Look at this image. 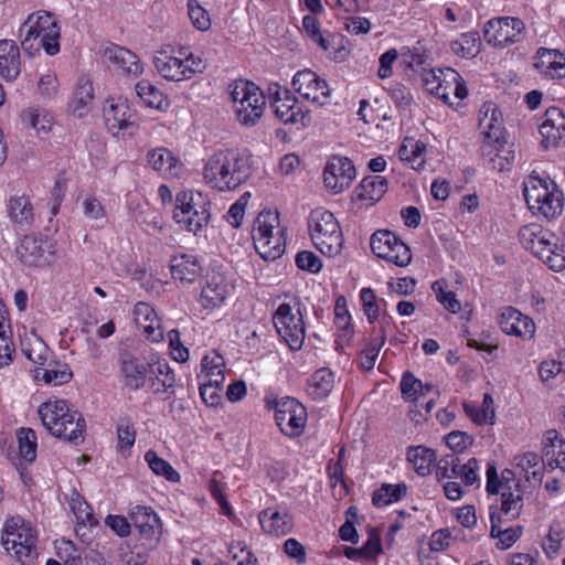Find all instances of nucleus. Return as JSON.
Returning <instances> with one entry per match:
<instances>
[{
	"label": "nucleus",
	"instance_id": "nucleus-1",
	"mask_svg": "<svg viewBox=\"0 0 565 565\" xmlns=\"http://www.w3.org/2000/svg\"><path fill=\"white\" fill-rule=\"evenodd\" d=\"M486 475L488 493L500 494L501 498L500 512L490 514V536L498 540V547L505 550L519 540L522 532L521 526L505 525V521L520 516L524 505V491L511 469H504L498 475L495 466L490 463Z\"/></svg>",
	"mask_w": 565,
	"mask_h": 565
},
{
	"label": "nucleus",
	"instance_id": "nucleus-2",
	"mask_svg": "<svg viewBox=\"0 0 565 565\" xmlns=\"http://www.w3.org/2000/svg\"><path fill=\"white\" fill-rule=\"evenodd\" d=\"M203 175L218 191L234 190L250 175L249 157L237 150L217 151L207 159Z\"/></svg>",
	"mask_w": 565,
	"mask_h": 565
},
{
	"label": "nucleus",
	"instance_id": "nucleus-3",
	"mask_svg": "<svg viewBox=\"0 0 565 565\" xmlns=\"http://www.w3.org/2000/svg\"><path fill=\"white\" fill-rule=\"evenodd\" d=\"M43 426L55 437L78 445L84 441L86 422L65 399H50L39 406Z\"/></svg>",
	"mask_w": 565,
	"mask_h": 565
},
{
	"label": "nucleus",
	"instance_id": "nucleus-4",
	"mask_svg": "<svg viewBox=\"0 0 565 565\" xmlns=\"http://www.w3.org/2000/svg\"><path fill=\"white\" fill-rule=\"evenodd\" d=\"M523 247L541 259L551 270L565 269V249L553 233L537 224H527L519 232Z\"/></svg>",
	"mask_w": 565,
	"mask_h": 565
},
{
	"label": "nucleus",
	"instance_id": "nucleus-5",
	"mask_svg": "<svg viewBox=\"0 0 565 565\" xmlns=\"http://www.w3.org/2000/svg\"><path fill=\"white\" fill-rule=\"evenodd\" d=\"M253 241L259 256L274 262L282 256V227L277 210L264 209L253 226Z\"/></svg>",
	"mask_w": 565,
	"mask_h": 565
},
{
	"label": "nucleus",
	"instance_id": "nucleus-6",
	"mask_svg": "<svg viewBox=\"0 0 565 565\" xmlns=\"http://www.w3.org/2000/svg\"><path fill=\"white\" fill-rule=\"evenodd\" d=\"M524 198L529 209L546 220H553L563 211V194L548 179L530 177L525 183Z\"/></svg>",
	"mask_w": 565,
	"mask_h": 565
},
{
	"label": "nucleus",
	"instance_id": "nucleus-7",
	"mask_svg": "<svg viewBox=\"0 0 565 565\" xmlns=\"http://www.w3.org/2000/svg\"><path fill=\"white\" fill-rule=\"evenodd\" d=\"M310 237L316 248L328 257L339 255L343 247V235L334 215L326 210H315L309 217Z\"/></svg>",
	"mask_w": 565,
	"mask_h": 565
},
{
	"label": "nucleus",
	"instance_id": "nucleus-8",
	"mask_svg": "<svg viewBox=\"0 0 565 565\" xmlns=\"http://www.w3.org/2000/svg\"><path fill=\"white\" fill-rule=\"evenodd\" d=\"M210 215V202L201 192L177 194L173 218L186 231L198 233L209 223Z\"/></svg>",
	"mask_w": 565,
	"mask_h": 565
},
{
	"label": "nucleus",
	"instance_id": "nucleus-9",
	"mask_svg": "<svg viewBox=\"0 0 565 565\" xmlns=\"http://www.w3.org/2000/svg\"><path fill=\"white\" fill-rule=\"evenodd\" d=\"M38 542V533L23 519L11 518L4 524L1 544L7 552L13 551V556L21 563L31 557Z\"/></svg>",
	"mask_w": 565,
	"mask_h": 565
},
{
	"label": "nucleus",
	"instance_id": "nucleus-10",
	"mask_svg": "<svg viewBox=\"0 0 565 565\" xmlns=\"http://www.w3.org/2000/svg\"><path fill=\"white\" fill-rule=\"evenodd\" d=\"M237 120L244 126H254L263 116L265 96L254 83L237 82L232 90Z\"/></svg>",
	"mask_w": 565,
	"mask_h": 565
},
{
	"label": "nucleus",
	"instance_id": "nucleus-11",
	"mask_svg": "<svg viewBox=\"0 0 565 565\" xmlns=\"http://www.w3.org/2000/svg\"><path fill=\"white\" fill-rule=\"evenodd\" d=\"M371 248L377 257L399 267L407 266L412 260L409 247L387 230L377 231L371 236Z\"/></svg>",
	"mask_w": 565,
	"mask_h": 565
},
{
	"label": "nucleus",
	"instance_id": "nucleus-12",
	"mask_svg": "<svg viewBox=\"0 0 565 565\" xmlns=\"http://www.w3.org/2000/svg\"><path fill=\"white\" fill-rule=\"evenodd\" d=\"M525 30L524 22L519 18L501 17L489 20L483 29L484 40L498 47H507L518 43Z\"/></svg>",
	"mask_w": 565,
	"mask_h": 565
},
{
	"label": "nucleus",
	"instance_id": "nucleus-13",
	"mask_svg": "<svg viewBox=\"0 0 565 565\" xmlns=\"http://www.w3.org/2000/svg\"><path fill=\"white\" fill-rule=\"evenodd\" d=\"M157 72L166 79L180 82L189 79L199 71L201 60L190 55L185 58L175 57L168 51H159L153 58Z\"/></svg>",
	"mask_w": 565,
	"mask_h": 565
},
{
	"label": "nucleus",
	"instance_id": "nucleus-14",
	"mask_svg": "<svg viewBox=\"0 0 565 565\" xmlns=\"http://www.w3.org/2000/svg\"><path fill=\"white\" fill-rule=\"evenodd\" d=\"M53 244L43 237L24 236L17 247V256L25 266H44L53 259Z\"/></svg>",
	"mask_w": 565,
	"mask_h": 565
},
{
	"label": "nucleus",
	"instance_id": "nucleus-15",
	"mask_svg": "<svg viewBox=\"0 0 565 565\" xmlns=\"http://www.w3.org/2000/svg\"><path fill=\"white\" fill-rule=\"evenodd\" d=\"M34 34L46 41L45 52L53 56L60 52V26L51 12L39 11L29 15L23 23Z\"/></svg>",
	"mask_w": 565,
	"mask_h": 565
},
{
	"label": "nucleus",
	"instance_id": "nucleus-16",
	"mask_svg": "<svg viewBox=\"0 0 565 565\" xmlns=\"http://www.w3.org/2000/svg\"><path fill=\"white\" fill-rule=\"evenodd\" d=\"M355 175V168L347 157L332 156L323 170L324 184L334 193H340L349 188Z\"/></svg>",
	"mask_w": 565,
	"mask_h": 565
},
{
	"label": "nucleus",
	"instance_id": "nucleus-17",
	"mask_svg": "<svg viewBox=\"0 0 565 565\" xmlns=\"http://www.w3.org/2000/svg\"><path fill=\"white\" fill-rule=\"evenodd\" d=\"M130 520L138 531L140 540L150 547L154 546L161 536V522L157 513L149 507L137 505L130 513Z\"/></svg>",
	"mask_w": 565,
	"mask_h": 565
},
{
	"label": "nucleus",
	"instance_id": "nucleus-18",
	"mask_svg": "<svg viewBox=\"0 0 565 565\" xmlns=\"http://www.w3.org/2000/svg\"><path fill=\"white\" fill-rule=\"evenodd\" d=\"M499 324L504 333L522 339H532L535 332L534 321L513 307H508L502 311Z\"/></svg>",
	"mask_w": 565,
	"mask_h": 565
},
{
	"label": "nucleus",
	"instance_id": "nucleus-19",
	"mask_svg": "<svg viewBox=\"0 0 565 565\" xmlns=\"http://www.w3.org/2000/svg\"><path fill=\"white\" fill-rule=\"evenodd\" d=\"M104 118L108 129L114 135L135 125V114L128 103L122 99L117 102L114 99L107 100L104 106Z\"/></svg>",
	"mask_w": 565,
	"mask_h": 565
},
{
	"label": "nucleus",
	"instance_id": "nucleus-20",
	"mask_svg": "<svg viewBox=\"0 0 565 565\" xmlns=\"http://www.w3.org/2000/svg\"><path fill=\"white\" fill-rule=\"evenodd\" d=\"M170 271L174 280L192 284L201 276L202 266L195 255L181 254L171 257Z\"/></svg>",
	"mask_w": 565,
	"mask_h": 565
},
{
	"label": "nucleus",
	"instance_id": "nucleus-21",
	"mask_svg": "<svg viewBox=\"0 0 565 565\" xmlns=\"http://www.w3.org/2000/svg\"><path fill=\"white\" fill-rule=\"evenodd\" d=\"M119 362L124 385L132 391L143 387L147 380V365L128 352L120 353Z\"/></svg>",
	"mask_w": 565,
	"mask_h": 565
},
{
	"label": "nucleus",
	"instance_id": "nucleus-22",
	"mask_svg": "<svg viewBox=\"0 0 565 565\" xmlns=\"http://www.w3.org/2000/svg\"><path fill=\"white\" fill-rule=\"evenodd\" d=\"M134 316L136 323L143 328L149 340L152 342H159L163 339L160 319L150 303L145 301L137 302L135 305Z\"/></svg>",
	"mask_w": 565,
	"mask_h": 565
},
{
	"label": "nucleus",
	"instance_id": "nucleus-23",
	"mask_svg": "<svg viewBox=\"0 0 565 565\" xmlns=\"http://www.w3.org/2000/svg\"><path fill=\"white\" fill-rule=\"evenodd\" d=\"M228 295V285L221 274L209 275L202 287L199 302L205 309L220 307Z\"/></svg>",
	"mask_w": 565,
	"mask_h": 565
},
{
	"label": "nucleus",
	"instance_id": "nucleus-24",
	"mask_svg": "<svg viewBox=\"0 0 565 565\" xmlns=\"http://www.w3.org/2000/svg\"><path fill=\"white\" fill-rule=\"evenodd\" d=\"M285 343L291 351L301 349L305 340V323L299 308L285 303Z\"/></svg>",
	"mask_w": 565,
	"mask_h": 565
},
{
	"label": "nucleus",
	"instance_id": "nucleus-25",
	"mask_svg": "<svg viewBox=\"0 0 565 565\" xmlns=\"http://www.w3.org/2000/svg\"><path fill=\"white\" fill-rule=\"evenodd\" d=\"M105 58L128 75H140L143 67L137 55L128 49L110 44L104 51Z\"/></svg>",
	"mask_w": 565,
	"mask_h": 565
},
{
	"label": "nucleus",
	"instance_id": "nucleus-26",
	"mask_svg": "<svg viewBox=\"0 0 565 565\" xmlns=\"http://www.w3.org/2000/svg\"><path fill=\"white\" fill-rule=\"evenodd\" d=\"M479 128L486 141L503 139L502 115L494 104H483L479 111Z\"/></svg>",
	"mask_w": 565,
	"mask_h": 565
},
{
	"label": "nucleus",
	"instance_id": "nucleus-27",
	"mask_svg": "<svg viewBox=\"0 0 565 565\" xmlns=\"http://www.w3.org/2000/svg\"><path fill=\"white\" fill-rule=\"evenodd\" d=\"M482 153L490 168L499 172L507 170L514 159V151L504 139L483 142Z\"/></svg>",
	"mask_w": 565,
	"mask_h": 565
},
{
	"label": "nucleus",
	"instance_id": "nucleus-28",
	"mask_svg": "<svg viewBox=\"0 0 565 565\" xmlns=\"http://www.w3.org/2000/svg\"><path fill=\"white\" fill-rule=\"evenodd\" d=\"M535 68L551 77H565V54L545 47L539 49L534 63Z\"/></svg>",
	"mask_w": 565,
	"mask_h": 565
},
{
	"label": "nucleus",
	"instance_id": "nucleus-29",
	"mask_svg": "<svg viewBox=\"0 0 565 565\" xmlns=\"http://www.w3.org/2000/svg\"><path fill=\"white\" fill-rule=\"evenodd\" d=\"M543 457L552 468L565 472V440L555 429H548L543 437Z\"/></svg>",
	"mask_w": 565,
	"mask_h": 565
},
{
	"label": "nucleus",
	"instance_id": "nucleus-30",
	"mask_svg": "<svg viewBox=\"0 0 565 565\" xmlns=\"http://www.w3.org/2000/svg\"><path fill=\"white\" fill-rule=\"evenodd\" d=\"M20 51L12 40H0V75L12 82L20 74Z\"/></svg>",
	"mask_w": 565,
	"mask_h": 565
},
{
	"label": "nucleus",
	"instance_id": "nucleus-31",
	"mask_svg": "<svg viewBox=\"0 0 565 565\" xmlns=\"http://www.w3.org/2000/svg\"><path fill=\"white\" fill-rule=\"evenodd\" d=\"M540 132L547 143H557L565 137V116L559 108L551 107L545 111Z\"/></svg>",
	"mask_w": 565,
	"mask_h": 565
},
{
	"label": "nucleus",
	"instance_id": "nucleus-32",
	"mask_svg": "<svg viewBox=\"0 0 565 565\" xmlns=\"http://www.w3.org/2000/svg\"><path fill=\"white\" fill-rule=\"evenodd\" d=\"M149 367L150 373L154 376L151 382L154 394H168L167 397L172 396L174 394L175 374L169 363L166 360H160L150 364Z\"/></svg>",
	"mask_w": 565,
	"mask_h": 565
},
{
	"label": "nucleus",
	"instance_id": "nucleus-33",
	"mask_svg": "<svg viewBox=\"0 0 565 565\" xmlns=\"http://www.w3.org/2000/svg\"><path fill=\"white\" fill-rule=\"evenodd\" d=\"M387 191V181L381 175H370L364 178L361 183L355 188V198L360 201L374 204Z\"/></svg>",
	"mask_w": 565,
	"mask_h": 565
},
{
	"label": "nucleus",
	"instance_id": "nucleus-34",
	"mask_svg": "<svg viewBox=\"0 0 565 565\" xmlns=\"http://www.w3.org/2000/svg\"><path fill=\"white\" fill-rule=\"evenodd\" d=\"M10 220L21 226H30L34 218L33 205L25 195H14L7 204Z\"/></svg>",
	"mask_w": 565,
	"mask_h": 565
},
{
	"label": "nucleus",
	"instance_id": "nucleus-35",
	"mask_svg": "<svg viewBox=\"0 0 565 565\" xmlns=\"http://www.w3.org/2000/svg\"><path fill=\"white\" fill-rule=\"evenodd\" d=\"M514 466L521 470L529 482L540 484L543 477L542 458L532 451L518 455L513 459Z\"/></svg>",
	"mask_w": 565,
	"mask_h": 565
},
{
	"label": "nucleus",
	"instance_id": "nucleus-36",
	"mask_svg": "<svg viewBox=\"0 0 565 565\" xmlns=\"http://www.w3.org/2000/svg\"><path fill=\"white\" fill-rule=\"evenodd\" d=\"M14 345L12 343V331L9 313L4 303L0 300V367L12 361Z\"/></svg>",
	"mask_w": 565,
	"mask_h": 565
},
{
	"label": "nucleus",
	"instance_id": "nucleus-37",
	"mask_svg": "<svg viewBox=\"0 0 565 565\" xmlns=\"http://www.w3.org/2000/svg\"><path fill=\"white\" fill-rule=\"evenodd\" d=\"M285 413H288V427L290 436H300L306 427L308 413L307 408L294 397H285Z\"/></svg>",
	"mask_w": 565,
	"mask_h": 565
},
{
	"label": "nucleus",
	"instance_id": "nucleus-38",
	"mask_svg": "<svg viewBox=\"0 0 565 565\" xmlns=\"http://www.w3.org/2000/svg\"><path fill=\"white\" fill-rule=\"evenodd\" d=\"M425 143L405 138L398 150V156L402 161L408 162L414 170H422L425 166Z\"/></svg>",
	"mask_w": 565,
	"mask_h": 565
},
{
	"label": "nucleus",
	"instance_id": "nucleus-39",
	"mask_svg": "<svg viewBox=\"0 0 565 565\" xmlns=\"http://www.w3.org/2000/svg\"><path fill=\"white\" fill-rule=\"evenodd\" d=\"M94 99V89L92 83L86 78H79L70 107L78 117H83L89 110Z\"/></svg>",
	"mask_w": 565,
	"mask_h": 565
},
{
	"label": "nucleus",
	"instance_id": "nucleus-40",
	"mask_svg": "<svg viewBox=\"0 0 565 565\" xmlns=\"http://www.w3.org/2000/svg\"><path fill=\"white\" fill-rule=\"evenodd\" d=\"M407 460L419 476H428L431 467L436 462V452L427 447H409L407 450Z\"/></svg>",
	"mask_w": 565,
	"mask_h": 565
},
{
	"label": "nucleus",
	"instance_id": "nucleus-41",
	"mask_svg": "<svg viewBox=\"0 0 565 565\" xmlns=\"http://www.w3.org/2000/svg\"><path fill=\"white\" fill-rule=\"evenodd\" d=\"M285 125H297L298 129H303L309 126L311 117L310 111L303 105L299 104L295 98L285 92Z\"/></svg>",
	"mask_w": 565,
	"mask_h": 565
},
{
	"label": "nucleus",
	"instance_id": "nucleus-42",
	"mask_svg": "<svg viewBox=\"0 0 565 565\" xmlns=\"http://www.w3.org/2000/svg\"><path fill=\"white\" fill-rule=\"evenodd\" d=\"M407 493V486L402 482L397 484L383 483L381 488L374 491L372 503L375 507H384L403 499Z\"/></svg>",
	"mask_w": 565,
	"mask_h": 565
},
{
	"label": "nucleus",
	"instance_id": "nucleus-43",
	"mask_svg": "<svg viewBox=\"0 0 565 565\" xmlns=\"http://www.w3.org/2000/svg\"><path fill=\"white\" fill-rule=\"evenodd\" d=\"M22 121L38 132H49L53 126V116L41 107H30L21 114Z\"/></svg>",
	"mask_w": 565,
	"mask_h": 565
},
{
	"label": "nucleus",
	"instance_id": "nucleus-44",
	"mask_svg": "<svg viewBox=\"0 0 565 565\" xmlns=\"http://www.w3.org/2000/svg\"><path fill=\"white\" fill-rule=\"evenodd\" d=\"M333 374L328 369H320L313 373L309 384V393L313 398L322 399L333 388Z\"/></svg>",
	"mask_w": 565,
	"mask_h": 565
},
{
	"label": "nucleus",
	"instance_id": "nucleus-45",
	"mask_svg": "<svg viewBox=\"0 0 565 565\" xmlns=\"http://www.w3.org/2000/svg\"><path fill=\"white\" fill-rule=\"evenodd\" d=\"M145 460L157 476H161L170 482L180 481L179 472L167 460L160 458L154 450H148L145 454Z\"/></svg>",
	"mask_w": 565,
	"mask_h": 565
},
{
	"label": "nucleus",
	"instance_id": "nucleus-46",
	"mask_svg": "<svg viewBox=\"0 0 565 565\" xmlns=\"http://www.w3.org/2000/svg\"><path fill=\"white\" fill-rule=\"evenodd\" d=\"M317 74L310 70L298 72L292 78V88L303 98L312 102H319V94H315V83Z\"/></svg>",
	"mask_w": 565,
	"mask_h": 565
},
{
	"label": "nucleus",
	"instance_id": "nucleus-47",
	"mask_svg": "<svg viewBox=\"0 0 565 565\" xmlns=\"http://www.w3.org/2000/svg\"><path fill=\"white\" fill-rule=\"evenodd\" d=\"M137 96L150 108L160 109L166 100L164 95L149 81H140L135 85Z\"/></svg>",
	"mask_w": 565,
	"mask_h": 565
},
{
	"label": "nucleus",
	"instance_id": "nucleus-48",
	"mask_svg": "<svg viewBox=\"0 0 565 565\" xmlns=\"http://www.w3.org/2000/svg\"><path fill=\"white\" fill-rule=\"evenodd\" d=\"M147 159L152 169L169 174L173 173L177 164V159L167 148H157L149 151Z\"/></svg>",
	"mask_w": 565,
	"mask_h": 565
},
{
	"label": "nucleus",
	"instance_id": "nucleus-49",
	"mask_svg": "<svg viewBox=\"0 0 565 565\" xmlns=\"http://www.w3.org/2000/svg\"><path fill=\"white\" fill-rule=\"evenodd\" d=\"M262 530L271 536L279 537L282 526V516L278 507L264 509L258 514Z\"/></svg>",
	"mask_w": 565,
	"mask_h": 565
},
{
	"label": "nucleus",
	"instance_id": "nucleus-50",
	"mask_svg": "<svg viewBox=\"0 0 565 565\" xmlns=\"http://www.w3.org/2000/svg\"><path fill=\"white\" fill-rule=\"evenodd\" d=\"M456 468L457 469H455V476L452 477V479H460L461 482L467 487H471L475 484H477V487L480 486V465L478 459L470 458L466 463H461L459 459Z\"/></svg>",
	"mask_w": 565,
	"mask_h": 565
},
{
	"label": "nucleus",
	"instance_id": "nucleus-51",
	"mask_svg": "<svg viewBox=\"0 0 565 565\" xmlns=\"http://www.w3.org/2000/svg\"><path fill=\"white\" fill-rule=\"evenodd\" d=\"M19 451L22 458L32 462L36 458V436L31 428H21L18 434Z\"/></svg>",
	"mask_w": 565,
	"mask_h": 565
},
{
	"label": "nucleus",
	"instance_id": "nucleus-52",
	"mask_svg": "<svg viewBox=\"0 0 565 565\" xmlns=\"http://www.w3.org/2000/svg\"><path fill=\"white\" fill-rule=\"evenodd\" d=\"M386 339L385 328L382 326L379 330L377 340L366 345L361 352V366L370 371L374 367L381 347L384 344Z\"/></svg>",
	"mask_w": 565,
	"mask_h": 565
},
{
	"label": "nucleus",
	"instance_id": "nucleus-53",
	"mask_svg": "<svg viewBox=\"0 0 565 565\" xmlns=\"http://www.w3.org/2000/svg\"><path fill=\"white\" fill-rule=\"evenodd\" d=\"M34 377L44 381L46 384L58 386L71 380L72 372L65 366L63 369H38Z\"/></svg>",
	"mask_w": 565,
	"mask_h": 565
},
{
	"label": "nucleus",
	"instance_id": "nucleus-54",
	"mask_svg": "<svg viewBox=\"0 0 565 565\" xmlns=\"http://www.w3.org/2000/svg\"><path fill=\"white\" fill-rule=\"evenodd\" d=\"M222 367L223 360L218 355L213 358L204 356L202 360V371L205 373V376L217 385H222L225 379Z\"/></svg>",
	"mask_w": 565,
	"mask_h": 565
},
{
	"label": "nucleus",
	"instance_id": "nucleus-55",
	"mask_svg": "<svg viewBox=\"0 0 565 565\" xmlns=\"http://www.w3.org/2000/svg\"><path fill=\"white\" fill-rule=\"evenodd\" d=\"M188 13L192 24L201 31H206L211 26V20L207 11L198 2V0L188 1Z\"/></svg>",
	"mask_w": 565,
	"mask_h": 565
},
{
	"label": "nucleus",
	"instance_id": "nucleus-56",
	"mask_svg": "<svg viewBox=\"0 0 565 565\" xmlns=\"http://www.w3.org/2000/svg\"><path fill=\"white\" fill-rule=\"evenodd\" d=\"M433 290L436 292L437 300L450 312L457 313L461 309L456 294L445 289V281L437 280L433 284Z\"/></svg>",
	"mask_w": 565,
	"mask_h": 565
},
{
	"label": "nucleus",
	"instance_id": "nucleus-57",
	"mask_svg": "<svg viewBox=\"0 0 565 565\" xmlns=\"http://www.w3.org/2000/svg\"><path fill=\"white\" fill-rule=\"evenodd\" d=\"M302 26L311 41L317 43L323 51L329 50V41L321 32L318 20L313 15L303 17Z\"/></svg>",
	"mask_w": 565,
	"mask_h": 565
},
{
	"label": "nucleus",
	"instance_id": "nucleus-58",
	"mask_svg": "<svg viewBox=\"0 0 565 565\" xmlns=\"http://www.w3.org/2000/svg\"><path fill=\"white\" fill-rule=\"evenodd\" d=\"M21 46L22 50L30 56L40 52L41 49L45 50L46 41H42V38L34 34L30 29L22 24L20 28Z\"/></svg>",
	"mask_w": 565,
	"mask_h": 565
},
{
	"label": "nucleus",
	"instance_id": "nucleus-59",
	"mask_svg": "<svg viewBox=\"0 0 565 565\" xmlns=\"http://www.w3.org/2000/svg\"><path fill=\"white\" fill-rule=\"evenodd\" d=\"M423 81L429 93L448 103L450 87L449 85H444L440 77L434 71L424 73Z\"/></svg>",
	"mask_w": 565,
	"mask_h": 565
},
{
	"label": "nucleus",
	"instance_id": "nucleus-60",
	"mask_svg": "<svg viewBox=\"0 0 565 565\" xmlns=\"http://www.w3.org/2000/svg\"><path fill=\"white\" fill-rule=\"evenodd\" d=\"M249 198L250 193L245 192L234 204L231 205L226 213L225 218L233 227L237 228L241 226Z\"/></svg>",
	"mask_w": 565,
	"mask_h": 565
},
{
	"label": "nucleus",
	"instance_id": "nucleus-61",
	"mask_svg": "<svg viewBox=\"0 0 565 565\" xmlns=\"http://www.w3.org/2000/svg\"><path fill=\"white\" fill-rule=\"evenodd\" d=\"M295 263L300 270L317 274L322 268L321 259L311 250H301L296 255Z\"/></svg>",
	"mask_w": 565,
	"mask_h": 565
},
{
	"label": "nucleus",
	"instance_id": "nucleus-62",
	"mask_svg": "<svg viewBox=\"0 0 565 565\" xmlns=\"http://www.w3.org/2000/svg\"><path fill=\"white\" fill-rule=\"evenodd\" d=\"M70 505L78 523L90 525L95 523L92 508L78 494L71 500Z\"/></svg>",
	"mask_w": 565,
	"mask_h": 565
},
{
	"label": "nucleus",
	"instance_id": "nucleus-63",
	"mask_svg": "<svg viewBox=\"0 0 565 565\" xmlns=\"http://www.w3.org/2000/svg\"><path fill=\"white\" fill-rule=\"evenodd\" d=\"M419 387H422V382L417 380L411 372H406L403 375L401 381V391L404 398L418 403Z\"/></svg>",
	"mask_w": 565,
	"mask_h": 565
},
{
	"label": "nucleus",
	"instance_id": "nucleus-64",
	"mask_svg": "<svg viewBox=\"0 0 565 565\" xmlns=\"http://www.w3.org/2000/svg\"><path fill=\"white\" fill-rule=\"evenodd\" d=\"M117 439L120 449L130 448L136 440V430L128 419H122L117 426Z\"/></svg>",
	"mask_w": 565,
	"mask_h": 565
}]
</instances>
